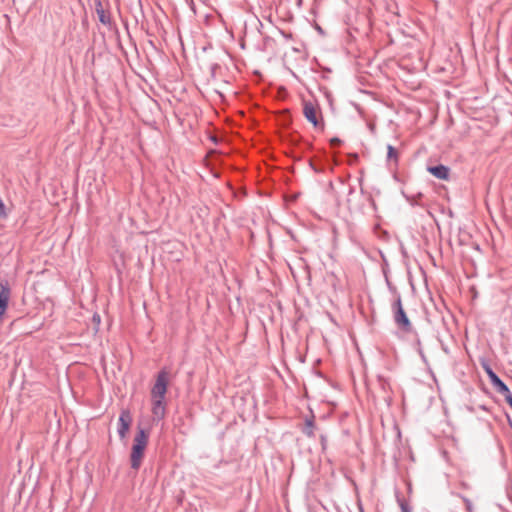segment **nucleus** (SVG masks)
Returning a JSON list of instances; mask_svg holds the SVG:
<instances>
[{"instance_id":"obj_34","label":"nucleus","mask_w":512,"mask_h":512,"mask_svg":"<svg viewBox=\"0 0 512 512\" xmlns=\"http://www.w3.org/2000/svg\"><path fill=\"white\" fill-rule=\"evenodd\" d=\"M506 416H507V419H508V421H509L510 426H512V421H511V419H510L509 415H508V414H506Z\"/></svg>"},{"instance_id":"obj_11","label":"nucleus","mask_w":512,"mask_h":512,"mask_svg":"<svg viewBox=\"0 0 512 512\" xmlns=\"http://www.w3.org/2000/svg\"><path fill=\"white\" fill-rule=\"evenodd\" d=\"M329 163V158L326 151H322L321 155H316L308 160L310 168L315 173H323Z\"/></svg>"},{"instance_id":"obj_25","label":"nucleus","mask_w":512,"mask_h":512,"mask_svg":"<svg viewBox=\"0 0 512 512\" xmlns=\"http://www.w3.org/2000/svg\"><path fill=\"white\" fill-rule=\"evenodd\" d=\"M422 197H423V194H422V193H418V194H417L415 197H413L412 199H410V198H408V197H407V199H408L409 201H411V204H417L418 202H417L416 198H417V199H421Z\"/></svg>"},{"instance_id":"obj_2","label":"nucleus","mask_w":512,"mask_h":512,"mask_svg":"<svg viewBox=\"0 0 512 512\" xmlns=\"http://www.w3.org/2000/svg\"><path fill=\"white\" fill-rule=\"evenodd\" d=\"M391 309L397 327L404 333H412L414 331L413 325L403 308L401 296H397V299L393 300Z\"/></svg>"},{"instance_id":"obj_27","label":"nucleus","mask_w":512,"mask_h":512,"mask_svg":"<svg viewBox=\"0 0 512 512\" xmlns=\"http://www.w3.org/2000/svg\"><path fill=\"white\" fill-rule=\"evenodd\" d=\"M281 34L287 38V39H291L292 38V34L291 33H285L283 30H280Z\"/></svg>"},{"instance_id":"obj_4","label":"nucleus","mask_w":512,"mask_h":512,"mask_svg":"<svg viewBox=\"0 0 512 512\" xmlns=\"http://www.w3.org/2000/svg\"><path fill=\"white\" fill-rule=\"evenodd\" d=\"M170 381L167 367H163L156 375L155 383L151 388V398H166Z\"/></svg>"},{"instance_id":"obj_26","label":"nucleus","mask_w":512,"mask_h":512,"mask_svg":"<svg viewBox=\"0 0 512 512\" xmlns=\"http://www.w3.org/2000/svg\"><path fill=\"white\" fill-rule=\"evenodd\" d=\"M416 345L418 346V351H419L420 355L423 356L420 339L416 340Z\"/></svg>"},{"instance_id":"obj_1","label":"nucleus","mask_w":512,"mask_h":512,"mask_svg":"<svg viewBox=\"0 0 512 512\" xmlns=\"http://www.w3.org/2000/svg\"><path fill=\"white\" fill-rule=\"evenodd\" d=\"M150 432L151 428L149 426L143 427L141 423L137 424L130 452V466L135 471H138L142 465L149 443Z\"/></svg>"},{"instance_id":"obj_16","label":"nucleus","mask_w":512,"mask_h":512,"mask_svg":"<svg viewBox=\"0 0 512 512\" xmlns=\"http://www.w3.org/2000/svg\"><path fill=\"white\" fill-rule=\"evenodd\" d=\"M396 500L401 509V512H412V507L410 506L408 501L401 496V493L398 491L396 492Z\"/></svg>"},{"instance_id":"obj_13","label":"nucleus","mask_w":512,"mask_h":512,"mask_svg":"<svg viewBox=\"0 0 512 512\" xmlns=\"http://www.w3.org/2000/svg\"><path fill=\"white\" fill-rule=\"evenodd\" d=\"M314 418L315 417L313 414L310 417H306L304 425L301 428L302 433L308 438L315 437V430L317 429V426L315 424Z\"/></svg>"},{"instance_id":"obj_30","label":"nucleus","mask_w":512,"mask_h":512,"mask_svg":"<svg viewBox=\"0 0 512 512\" xmlns=\"http://www.w3.org/2000/svg\"><path fill=\"white\" fill-rule=\"evenodd\" d=\"M460 485H461V487H462L463 489H469V488H470L469 484H468V483H466V482H461V483H460Z\"/></svg>"},{"instance_id":"obj_24","label":"nucleus","mask_w":512,"mask_h":512,"mask_svg":"<svg viewBox=\"0 0 512 512\" xmlns=\"http://www.w3.org/2000/svg\"><path fill=\"white\" fill-rule=\"evenodd\" d=\"M300 148L302 149V151L312 150L313 149V145H312V143L307 142V141L304 140V142H302V145H301Z\"/></svg>"},{"instance_id":"obj_9","label":"nucleus","mask_w":512,"mask_h":512,"mask_svg":"<svg viewBox=\"0 0 512 512\" xmlns=\"http://www.w3.org/2000/svg\"><path fill=\"white\" fill-rule=\"evenodd\" d=\"M133 422L129 409H122L118 419V434L121 440L125 439Z\"/></svg>"},{"instance_id":"obj_22","label":"nucleus","mask_w":512,"mask_h":512,"mask_svg":"<svg viewBox=\"0 0 512 512\" xmlns=\"http://www.w3.org/2000/svg\"><path fill=\"white\" fill-rule=\"evenodd\" d=\"M459 496L462 498V500H463V502L465 504L467 512H472V502H471V500L469 498L463 496V495H459Z\"/></svg>"},{"instance_id":"obj_32","label":"nucleus","mask_w":512,"mask_h":512,"mask_svg":"<svg viewBox=\"0 0 512 512\" xmlns=\"http://www.w3.org/2000/svg\"><path fill=\"white\" fill-rule=\"evenodd\" d=\"M306 269H307V278H308V280L310 281V280H311V275H310L309 267H308V266H306Z\"/></svg>"},{"instance_id":"obj_31","label":"nucleus","mask_w":512,"mask_h":512,"mask_svg":"<svg viewBox=\"0 0 512 512\" xmlns=\"http://www.w3.org/2000/svg\"><path fill=\"white\" fill-rule=\"evenodd\" d=\"M369 201L371 202V204H372L373 206H375V205H376V204H375V200H374V198L372 197V195H369Z\"/></svg>"},{"instance_id":"obj_17","label":"nucleus","mask_w":512,"mask_h":512,"mask_svg":"<svg viewBox=\"0 0 512 512\" xmlns=\"http://www.w3.org/2000/svg\"><path fill=\"white\" fill-rule=\"evenodd\" d=\"M287 141L289 142V144L291 146L301 147L302 142H304V139L302 138V136L300 134H298L297 132H294L288 136Z\"/></svg>"},{"instance_id":"obj_35","label":"nucleus","mask_w":512,"mask_h":512,"mask_svg":"<svg viewBox=\"0 0 512 512\" xmlns=\"http://www.w3.org/2000/svg\"><path fill=\"white\" fill-rule=\"evenodd\" d=\"M336 203L337 205L339 206L340 205V199H339V196L336 197Z\"/></svg>"},{"instance_id":"obj_8","label":"nucleus","mask_w":512,"mask_h":512,"mask_svg":"<svg viewBox=\"0 0 512 512\" xmlns=\"http://www.w3.org/2000/svg\"><path fill=\"white\" fill-rule=\"evenodd\" d=\"M11 297V287L9 281L4 278L0 280V322L8 308Z\"/></svg>"},{"instance_id":"obj_14","label":"nucleus","mask_w":512,"mask_h":512,"mask_svg":"<svg viewBox=\"0 0 512 512\" xmlns=\"http://www.w3.org/2000/svg\"><path fill=\"white\" fill-rule=\"evenodd\" d=\"M355 196H356L355 187L353 185L349 184L346 204H347V208L350 212L357 211L360 209V205L354 199Z\"/></svg>"},{"instance_id":"obj_21","label":"nucleus","mask_w":512,"mask_h":512,"mask_svg":"<svg viewBox=\"0 0 512 512\" xmlns=\"http://www.w3.org/2000/svg\"><path fill=\"white\" fill-rule=\"evenodd\" d=\"M342 143H343V141L338 137H333L329 140V144H330L331 148H337V147L341 146Z\"/></svg>"},{"instance_id":"obj_33","label":"nucleus","mask_w":512,"mask_h":512,"mask_svg":"<svg viewBox=\"0 0 512 512\" xmlns=\"http://www.w3.org/2000/svg\"><path fill=\"white\" fill-rule=\"evenodd\" d=\"M479 408L484 410V411H488L489 410L488 407L485 406V405H480Z\"/></svg>"},{"instance_id":"obj_19","label":"nucleus","mask_w":512,"mask_h":512,"mask_svg":"<svg viewBox=\"0 0 512 512\" xmlns=\"http://www.w3.org/2000/svg\"><path fill=\"white\" fill-rule=\"evenodd\" d=\"M92 325H93V331L96 334L100 329L101 324V316L99 313L95 312L91 319Z\"/></svg>"},{"instance_id":"obj_36","label":"nucleus","mask_w":512,"mask_h":512,"mask_svg":"<svg viewBox=\"0 0 512 512\" xmlns=\"http://www.w3.org/2000/svg\"><path fill=\"white\" fill-rule=\"evenodd\" d=\"M216 92L219 94L220 97H222V98L224 97L223 94H221L220 92H218V91H216Z\"/></svg>"},{"instance_id":"obj_28","label":"nucleus","mask_w":512,"mask_h":512,"mask_svg":"<svg viewBox=\"0 0 512 512\" xmlns=\"http://www.w3.org/2000/svg\"><path fill=\"white\" fill-rule=\"evenodd\" d=\"M210 140H211L214 144H218V143H219V139L217 138V136H211V137H210Z\"/></svg>"},{"instance_id":"obj_29","label":"nucleus","mask_w":512,"mask_h":512,"mask_svg":"<svg viewBox=\"0 0 512 512\" xmlns=\"http://www.w3.org/2000/svg\"><path fill=\"white\" fill-rule=\"evenodd\" d=\"M328 190L331 191V192L334 191V184H333L332 181H329V183H328Z\"/></svg>"},{"instance_id":"obj_20","label":"nucleus","mask_w":512,"mask_h":512,"mask_svg":"<svg viewBox=\"0 0 512 512\" xmlns=\"http://www.w3.org/2000/svg\"><path fill=\"white\" fill-rule=\"evenodd\" d=\"M386 283H387L389 291L393 294L394 299H397V296H401L400 293L398 292L396 286L393 285L387 277H386Z\"/></svg>"},{"instance_id":"obj_6","label":"nucleus","mask_w":512,"mask_h":512,"mask_svg":"<svg viewBox=\"0 0 512 512\" xmlns=\"http://www.w3.org/2000/svg\"><path fill=\"white\" fill-rule=\"evenodd\" d=\"M94 5L99 22L108 27V29H112V27L116 28L112 19L109 0H105L104 2L102 0H94Z\"/></svg>"},{"instance_id":"obj_5","label":"nucleus","mask_w":512,"mask_h":512,"mask_svg":"<svg viewBox=\"0 0 512 512\" xmlns=\"http://www.w3.org/2000/svg\"><path fill=\"white\" fill-rule=\"evenodd\" d=\"M303 115L315 129L324 130L325 124L322 113L313 102L303 100Z\"/></svg>"},{"instance_id":"obj_23","label":"nucleus","mask_w":512,"mask_h":512,"mask_svg":"<svg viewBox=\"0 0 512 512\" xmlns=\"http://www.w3.org/2000/svg\"><path fill=\"white\" fill-rule=\"evenodd\" d=\"M319 438H320L321 447L323 450H325L327 447V435L322 433V434H320Z\"/></svg>"},{"instance_id":"obj_12","label":"nucleus","mask_w":512,"mask_h":512,"mask_svg":"<svg viewBox=\"0 0 512 512\" xmlns=\"http://www.w3.org/2000/svg\"><path fill=\"white\" fill-rule=\"evenodd\" d=\"M427 171L437 179L445 181L450 179L451 170L444 164L428 165Z\"/></svg>"},{"instance_id":"obj_18","label":"nucleus","mask_w":512,"mask_h":512,"mask_svg":"<svg viewBox=\"0 0 512 512\" xmlns=\"http://www.w3.org/2000/svg\"><path fill=\"white\" fill-rule=\"evenodd\" d=\"M222 67L218 63H212L210 65V78L213 81L218 80L219 76L221 75Z\"/></svg>"},{"instance_id":"obj_7","label":"nucleus","mask_w":512,"mask_h":512,"mask_svg":"<svg viewBox=\"0 0 512 512\" xmlns=\"http://www.w3.org/2000/svg\"><path fill=\"white\" fill-rule=\"evenodd\" d=\"M479 362H480V365H481L482 369L487 374V376H488V378L490 380V383L495 388V390L498 393H500V394H503L504 392L507 393L508 389H509L508 386L493 371V369H492V367L490 365L489 359H487V358H480Z\"/></svg>"},{"instance_id":"obj_15","label":"nucleus","mask_w":512,"mask_h":512,"mask_svg":"<svg viewBox=\"0 0 512 512\" xmlns=\"http://www.w3.org/2000/svg\"><path fill=\"white\" fill-rule=\"evenodd\" d=\"M387 161L393 162L395 167L398 166L399 153H398V150L392 145L387 146Z\"/></svg>"},{"instance_id":"obj_3","label":"nucleus","mask_w":512,"mask_h":512,"mask_svg":"<svg viewBox=\"0 0 512 512\" xmlns=\"http://www.w3.org/2000/svg\"><path fill=\"white\" fill-rule=\"evenodd\" d=\"M375 404L382 403L390 406L393 401L392 391L389 382L381 375L377 376L375 391H371Z\"/></svg>"},{"instance_id":"obj_10","label":"nucleus","mask_w":512,"mask_h":512,"mask_svg":"<svg viewBox=\"0 0 512 512\" xmlns=\"http://www.w3.org/2000/svg\"><path fill=\"white\" fill-rule=\"evenodd\" d=\"M151 412L154 421H161L166 416V398H151Z\"/></svg>"}]
</instances>
